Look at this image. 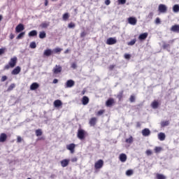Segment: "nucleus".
I'll list each match as a JSON object with an SVG mask.
<instances>
[{
	"label": "nucleus",
	"instance_id": "obj_59",
	"mask_svg": "<svg viewBox=\"0 0 179 179\" xmlns=\"http://www.w3.org/2000/svg\"><path fill=\"white\" fill-rule=\"evenodd\" d=\"M10 40H13V38H15V35H13V34H10Z\"/></svg>",
	"mask_w": 179,
	"mask_h": 179
},
{
	"label": "nucleus",
	"instance_id": "obj_26",
	"mask_svg": "<svg viewBox=\"0 0 179 179\" xmlns=\"http://www.w3.org/2000/svg\"><path fill=\"white\" fill-rule=\"evenodd\" d=\"M158 139H159V141H164V139H166V134L164 133H159L158 134Z\"/></svg>",
	"mask_w": 179,
	"mask_h": 179
},
{
	"label": "nucleus",
	"instance_id": "obj_3",
	"mask_svg": "<svg viewBox=\"0 0 179 179\" xmlns=\"http://www.w3.org/2000/svg\"><path fill=\"white\" fill-rule=\"evenodd\" d=\"M104 166V162L102 159L98 160L94 164V169L96 170H99L101 169Z\"/></svg>",
	"mask_w": 179,
	"mask_h": 179
},
{
	"label": "nucleus",
	"instance_id": "obj_13",
	"mask_svg": "<svg viewBox=\"0 0 179 179\" xmlns=\"http://www.w3.org/2000/svg\"><path fill=\"white\" fill-rule=\"evenodd\" d=\"M141 134L143 136H149L150 135V129L145 128L142 130Z\"/></svg>",
	"mask_w": 179,
	"mask_h": 179
},
{
	"label": "nucleus",
	"instance_id": "obj_64",
	"mask_svg": "<svg viewBox=\"0 0 179 179\" xmlns=\"http://www.w3.org/2000/svg\"><path fill=\"white\" fill-rule=\"evenodd\" d=\"M85 93H86V91H85V90L82 91V92H81V94H82L83 95L85 94Z\"/></svg>",
	"mask_w": 179,
	"mask_h": 179
},
{
	"label": "nucleus",
	"instance_id": "obj_1",
	"mask_svg": "<svg viewBox=\"0 0 179 179\" xmlns=\"http://www.w3.org/2000/svg\"><path fill=\"white\" fill-rule=\"evenodd\" d=\"M16 64H17V57H12L10 59L8 64L4 66L3 68L4 71H7L10 68H15V66H16Z\"/></svg>",
	"mask_w": 179,
	"mask_h": 179
},
{
	"label": "nucleus",
	"instance_id": "obj_40",
	"mask_svg": "<svg viewBox=\"0 0 179 179\" xmlns=\"http://www.w3.org/2000/svg\"><path fill=\"white\" fill-rule=\"evenodd\" d=\"M135 43H136V38H134V39L131 40L130 42H129L127 43V45H134Z\"/></svg>",
	"mask_w": 179,
	"mask_h": 179
},
{
	"label": "nucleus",
	"instance_id": "obj_16",
	"mask_svg": "<svg viewBox=\"0 0 179 179\" xmlns=\"http://www.w3.org/2000/svg\"><path fill=\"white\" fill-rule=\"evenodd\" d=\"M171 31L179 33V24H175L171 27Z\"/></svg>",
	"mask_w": 179,
	"mask_h": 179
},
{
	"label": "nucleus",
	"instance_id": "obj_41",
	"mask_svg": "<svg viewBox=\"0 0 179 179\" xmlns=\"http://www.w3.org/2000/svg\"><path fill=\"white\" fill-rule=\"evenodd\" d=\"M104 113H106V110L102 109L100 110L97 112L96 115H103V114H104Z\"/></svg>",
	"mask_w": 179,
	"mask_h": 179
},
{
	"label": "nucleus",
	"instance_id": "obj_10",
	"mask_svg": "<svg viewBox=\"0 0 179 179\" xmlns=\"http://www.w3.org/2000/svg\"><path fill=\"white\" fill-rule=\"evenodd\" d=\"M21 71H22V69L20 68V66H17L11 71V73L13 75H19Z\"/></svg>",
	"mask_w": 179,
	"mask_h": 179
},
{
	"label": "nucleus",
	"instance_id": "obj_55",
	"mask_svg": "<svg viewBox=\"0 0 179 179\" xmlns=\"http://www.w3.org/2000/svg\"><path fill=\"white\" fill-rule=\"evenodd\" d=\"M71 162L73 163H75L76 162H78V158L77 157H73L71 159Z\"/></svg>",
	"mask_w": 179,
	"mask_h": 179
},
{
	"label": "nucleus",
	"instance_id": "obj_19",
	"mask_svg": "<svg viewBox=\"0 0 179 179\" xmlns=\"http://www.w3.org/2000/svg\"><path fill=\"white\" fill-rule=\"evenodd\" d=\"M89 97H87V96H84L82 99V103L83 104V106H87V104H89Z\"/></svg>",
	"mask_w": 179,
	"mask_h": 179
},
{
	"label": "nucleus",
	"instance_id": "obj_5",
	"mask_svg": "<svg viewBox=\"0 0 179 179\" xmlns=\"http://www.w3.org/2000/svg\"><path fill=\"white\" fill-rule=\"evenodd\" d=\"M159 13H166L167 12V6L164 4H159L158 6Z\"/></svg>",
	"mask_w": 179,
	"mask_h": 179
},
{
	"label": "nucleus",
	"instance_id": "obj_57",
	"mask_svg": "<svg viewBox=\"0 0 179 179\" xmlns=\"http://www.w3.org/2000/svg\"><path fill=\"white\" fill-rule=\"evenodd\" d=\"M110 3H111V1L110 0L105 1V4H106L107 6L110 5Z\"/></svg>",
	"mask_w": 179,
	"mask_h": 179
},
{
	"label": "nucleus",
	"instance_id": "obj_11",
	"mask_svg": "<svg viewBox=\"0 0 179 179\" xmlns=\"http://www.w3.org/2000/svg\"><path fill=\"white\" fill-rule=\"evenodd\" d=\"M96 123H97L96 117H92L89 121V124L90 127H95Z\"/></svg>",
	"mask_w": 179,
	"mask_h": 179
},
{
	"label": "nucleus",
	"instance_id": "obj_37",
	"mask_svg": "<svg viewBox=\"0 0 179 179\" xmlns=\"http://www.w3.org/2000/svg\"><path fill=\"white\" fill-rule=\"evenodd\" d=\"M63 20L66 21L68 19H69V14L68 13H66L63 15L62 17Z\"/></svg>",
	"mask_w": 179,
	"mask_h": 179
},
{
	"label": "nucleus",
	"instance_id": "obj_15",
	"mask_svg": "<svg viewBox=\"0 0 179 179\" xmlns=\"http://www.w3.org/2000/svg\"><path fill=\"white\" fill-rule=\"evenodd\" d=\"M114 103H115L114 99L110 98L106 101V107H111V106H113V104H114Z\"/></svg>",
	"mask_w": 179,
	"mask_h": 179
},
{
	"label": "nucleus",
	"instance_id": "obj_53",
	"mask_svg": "<svg viewBox=\"0 0 179 179\" xmlns=\"http://www.w3.org/2000/svg\"><path fill=\"white\" fill-rule=\"evenodd\" d=\"M114 68H115V65L112 64L110 66H109L108 69L110 71H113V69H114Z\"/></svg>",
	"mask_w": 179,
	"mask_h": 179
},
{
	"label": "nucleus",
	"instance_id": "obj_35",
	"mask_svg": "<svg viewBox=\"0 0 179 179\" xmlns=\"http://www.w3.org/2000/svg\"><path fill=\"white\" fill-rule=\"evenodd\" d=\"M15 87H16V85L15 83L11 84L7 89V92H12V90L15 89Z\"/></svg>",
	"mask_w": 179,
	"mask_h": 179
},
{
	"label": "nucleus",
	"instance_id": "obj_27",
	"mask_svg": "<svg viewBox=\"0 0 179 179\" xmlns=\"http://www.w3.org/2000/svg\"><path fill=\"white\" fill-rule=\"evenodd\" d=\"M125 142L126 143H129V145H131V143H134V137H132V136H130L129 138H126Z\"/></svg>",
	"mask_w": 179,
	"mask_h": 179
},
{
	"label": "nucleus",
	"instance_id": "obj_62",
	"mask_svg": "<svg viewBox=\"0 0 179 179\" xmlns=\"http://www.w3.org/2000/svg\"><path fill=\"white\" fill-rule=\"evenodd\" d=\"M69 52V50H66L65 52H64V54H68Z\"/></svg>",
	"mask_w": 179,
	"mask_h": 179
},
{
	"label": "nucleus",
	"instance_id": "obj_63",
	"mask_svg": "<svg viewBox=\"0 0 179 179\" xmlns=\"http://www.w3.org/2000/svg\"><path fill=\"white\" fill-rule=\"evenodd\" d=\"M137 127L139 128V127H141V123L138 122H137Z\"/></svg>",
	"mask_w": 179,
	"mask_h": 179
},
{
	"label": "nucleus",
	"instance_id": "obj_18",
	"mask_svg": "<svg viewBox=\"0 0 179 179\" xmlns=\"http://www.w3.org/2000/svg\"><path fill=\"white\" fill-rule=\"evenodd\" d=\"M119 159L122 163H125V162H127V155L124 153L120 154Z\"/></svg>",
	"mask_w": 179,
	"mask_h": 179
},
{
	"label": "nucleus",
	"instance_id": "obj_24",
	"mask_svg": "<svg viewBox=\"0 0 179 179\" xmlns=\"http://www.w3.org/2000/svg\"><path fill=\"white\" fill-rule=\"evenodd\" d=\"M52 55V50H51L50 49L45 50L43 52V55H45V57H50Z\"/></svg>",
	"mask_w": 179,
	"mask_h": 179
},
{
	"label": "nucleus",
	"instance_id": "obj_56",
	"mask_svg": "<svg viewBox=\"0 0 179 179\" xmlns=\"http://www.w3.org/2000/svg\"><path fill=\"white\" fill-rule=\"evenodd\" d=\"M85 36H86V33H85V31L81 32V34H80V37H81V38H83V37H85Z\"/></svg>",
	"mask_w": 179,
	"mask_h": 179
},
{
	"label": "nucleus",
	"instance_id": "obj_25",
	"mask_svg": "<svg viewBox=\"0 0 179 179\" xmlns=\"http://www.w3.org/2000/svg\"><path fill=\"white\" fill-rule=\"evenodd\" d=\"M55 107H61L62 106V101L61 100L57 99L54 101Z\"/></svg>",
	"mask_w": 179,
	"mask_h": 179
},
{
	"label": "nucleus",
	"instance_id": "obj_33",
	"mask_svg": "<svg viewBox=\"0 0 179 179\" xmlns=\"http://www.w3.org/2000/svg\"><path fill=\"white\" fill-rule=\"evenodd\" d=\"M45 37H47L45 31H43L39 33V38H45Z\"/></svg>",
	"mask_w": 179,
	"mask_h": 179
},
{
	"label": "nucleus",
	"instance_id": "obj_22",
	"mask_svg": "<svg viewBox=\"0 0 179 179\" xmlns=\"http://www.w3.org/2000/svg\"><path fill=\"white\" fill-rule=\"evenodd\" d=\"M159 106V101L155 100L154 101L152 102L151 103V107L154 109L158 108Z\"/></svg>",
	"mask_w": 179,
	"mask_h": 179
},
{
	"label": "nucleus",
	"instance_id": "obj_14",
	"mask_svg": "<svg viewBox=\"0 0 179 179\" xmlns=\"http://www.w3.org/2000/svg\"><path fill=\"white\" fill-rule=\"evenodd\" d=\"M6 139H8V136L5 133H1L0 134V142L3 143L6 142Z\"/></svg>",
	"mask_w": 179,
	"mask_h": 179
},
{
	"label": "nucleus",
	"instance_id": "obj_44",
	"mask_svg": "<svg viewBox=\"0 0 179 179\" xmlns=\"http://www.w3.org/2000/svg\"><path fill=\"white\" fill-rule=\"evenodd\" d=\"M61 51H62V49L59 48H56L54 50V52H55V54H58V52H61Z\"/></svg>",
	"mask_w": 179,
	"mask_h": 179
},
{
	"label": "nucleus",
	"instance_id": "obj_34",
	"mask_svg": "<svg viewBox=\"0 0 179 179\" xmlns=\"http://www.w3.org/2000/svg\"><path fill=\"white\" fill-rule=\"evenodd\" d=\"M24 34H26L25 31H22V32L20 33L16 38L17 40H20L21 38H23V37H24Z\"/></svg>",
	"mask_w": 179,
	"mask_h": 179
},
{
	"label": "nucleus",
	"instance_id": "obj_43",
	"mask_svg": "<svg viewBox=\"0 0 179 179\" xmlns=\"http://www.w3.org/2000/svg\"><path fill=\"white\" fill-rule=\"evenodd\" d=\"M130 103H135V96L134 95H131L129 98Z\"/></svg>",
	"mask_w": 179,
	"mask_h": 179
},
{
	"label": "nucleus",
	"instance_id": "obj_42",
	"mask_svg": "<svg viewBox=\"0 0 179 179\" xmlns=\"http://www.w3.org/2000/svg\"><path fill=\"white\" fill-rule=\"evenodd\" d=\"M30 48H36L37 47V45L36 44V42H31L29 45Z\"/></svg>",
	"mask_w": 179,
	"mask_h": 179
},
{
	"label": "nucleus",
	"instance_id": "obj_29",
	"mask_svg": "<svg viewBox=\"0 0 179 179\" xmlns=\"http://www.w3.org/2000/svg\"><path fill=\"white\" fill-rule=\"evenodd\" d=\"M28 36L29 37H35L36 36H37V31L32 30V31H29V33L28 34Z\"/></svg>",
	"mask_w": 179,
	"mask_h": 179
},
{
	"label": "nucleus",
	"instance_id": "obj_39",
	"mask_svg": "<svg viewBox=\"0 0 179 179\" xmlns=\"http://www.w3.org/2000/svg\"><path fill=\"white\" fill-rule=\"evenodd\" d=\"M155 153H160L162 152V148L161 147H155L154 149Z\"/></svg>",
	"mask_w": 179,
	"mask_h": 179
},
{
	"label": "nucleus",
	"instance_id": "obj_9",
	"mask_svg": "<svg viewBox=\"0 0 179 179\" xmlns=\"http://www.w3.org/2000/svg\"><path fill=\"white\" fill-rule=\"evenodd\" d=\"M128 22H129V24H131L132 26H135V24H136V23L138 22V20H136L134 17H130L128 18Z\"/></svg>",
	"mask_w": 179,
	"mask_h": 179
},
{
	"label": "nucleus",
	"instance_id": "obj_30",
	"mask_svg": "<svg viewBox=\"0 0 179 179\" xmlns=\"http://www.w3.org/2000/svg\"><path fill=\"white\" fill-rule=\"evenodd\" d=\"M173 12H174V13H178V12H179V5L178 4H175L173 6Z\"/></svg>",
	"mask_w": 179,
	"mask_h": 179
},
{
	"label": "nucleus",
	"instance_id": "obj_28",
	"mask_svg": "<svg viewBox=\"0 0 179 179\" xmlns=\"http://www.w3.org/2000/svg\"><path fill=\"white\" fill-rule=\"evenodd\" d=\"M122 97H124V91H120L117 95V98L118 99L119 101H121V100H122Z\"/></svg>",
	"mask_w": 179,
	"mask_h": 179
},
{
	"label": "nucleus",
	"instance_id": "obj_61",
	"mask_svg": "<svg viewBox=\"0 0 179 179\" xmlns=\"http://www.w3.org/2000/svg\"><path fill=\"white\" fill-rule=\"evenodd\" d=\"M45 6H48V0H45Z\"/></svg>",
	"mask_w": 179,
	"mask_h": 179
},
{
	"label": "nucleus",
	"instance_id": "obj_45",
	"mask_svg": "<svg viewBox=\"0 0 179 179\" xmlns=\"http://www.w3.org/2000/svg\"><path fill=\"white\" fill-rule=\"evenodd\" d=\"M152 150H147L146 151H145V154L147 155V156H151V155H152Z\"/></svg>",
	"mask_w": 179,
	"mask_h": 179
},
{
	"label": "nucleus",
	"instance_id": "obj_17",
	"mask_svg": "<svg viewBox=\"0 0 179 179\" xmlns=\"http://www.w3.org/2000/svg\"><path fill=\"white\" fill-rule=\"evenodd\" d=\"M38 87H40V85H38V83H33L30 85V90H37V89H38Z\"/></svg>",
	"mask_w": 179,
	"mask_h": 179
},
{
	"label": "nucleus",
	"instance_id": "obj_52",
	"mask_svg": "<svg viewBox=\"0 0 179 179\" xmlns=\"http://www.w3.org/2000/svg\"><path fill=\"white\" fill-rule=\"evenodd\" d=\"M22 137H20V136H17V143H20V142H22Z\"/></svg>",
	"mask_w": 179,
	"mask_h": 179
},
{
	"label": "nucleus",
	"instance_id": "obj_48",
	"mask_svg": "<svg viewBox=\"0 0 179 179\" xmlns=\"http://www.w3.org/2000/svg\"><path fill=\"white\" fill-rule=\"evenodd\" d=\"M7 79H8V77L6 76H3L1 78V82H5L6 80H7Z\"/></svg>",
	"mask_w": 179,
	"mask_h": 179
},
{
	"label": "nucleus",
	"instance_id": "obj_38",
	"mask_svg": "<svg viewBox=\"0 0 179 179\" xmlns=\"http://www.w3.org/2000/svg\"><path fill=\"white\" fill-rule=\"evenodd\" d=\"M132 174H134V171L132 169H129L126 171V175L128 176H132Z\"/></svg>",
	"mask_w": 179,
	"mask_h": 179
},
{
	"label": "nucleus",
	"instance_id": "obj_21",
	"mask_svg": "<svg viewBox=\"0 0 179 179\" xmlns=\"http://www.w3.org/2000/svg\"><path fill=\"white\" fill-rule=\"evenodd\" d=\"M61 166L62 167H66V166H68V164H69V159H63L61 161Z\"/></svg>",
	"mask_w": 179,
	"mask_h": 179
},
{
	"label": "nucleus",
	"instance_id": "obj_60",
	"mask_svg": "<svg viewBox=\"0 0 179 179\" xmlns=\"http://www.w3.org/2000/svg\"><path fill=\"white\" fill-rule=\"evenodd\" d=\"M53 83H58V79H57V78H55L54 80H53Z\"/></svg>",
	"mask_w": 179,
	"mask_h": 179
},
{
	"label": "nucleus",
	"instance_id": "obj_7",
	"mask_svg": "<svg viewBox=\"0 0 179 179\" xmlns=\"http://www.w3.org/2000/svg\"><path fill=\"white\" fill-rule=\"evenodd\" d=\"M23 30H24V25H23V24H19L15 27V33H21Z\"/></svg>",
	"mask_w": 179,
	"mask_h": 179
},
{
	"label": "nucleus",
	"instance_id": "obj_46",
	"mask_svg": "<svg viewBox=\"0 0 179 179\" xmlns=\"http://www.w3.org/2000/svg\"><path fill=\"white\" fill-rule=\"evenodd\" d=\"M75 23H73V22H70L69 24V25H68V27L69 28V29H73V27H75Z\"/></svg>",
	"mask_w": 179,
	"mask_h": 179
},
{
	"label": "nucleus",
	"instance_id": "obj_54",
	"mask_svg": "<svg viewBox=\"0 0 179 179\" xmlns=\"http://www.w3.org/2000/svg\"><path fill=\"white\" fill-rule=\"evenodd\" d=\"M2 54H5V48L0 49V55H2Z\"/></svg>",
	"mask_w": 179,
	"mask_h": 179
},
{
	"label": "nucleus",
	"instance_id": "obj_36",
	"mask_svg": "<svg viewBox=\"0 0 179 179\" xmlns=\"http://www.w3.org/2000/svg\"><path fill=\"white\" fill-rule=\"evenodd\" d=\"M35 134L37 136H41V135H43V131H41V129H36L35 131Z\"/></svg>",
	"mask_w": 179,
	"mask_h": 179
},
{
	"label": "nucleus",
	"instance_id": "obj_49",
	"mask_svg": "<svg viewBox=\"0 0 179 179\" xmlns=\"http://www.w3.org/2000/svg\"><path fill=\"white\" fill-rule=\"evenodd\" d=\"M124 58H125V59H131V55L124 54Z\"/></svg>",
	"mask_w": 179,
	"mask_h": 179
},
{
	"label": "nucleus",
	"instance_id": "obj_23",
	"mask_svg": "<svg viewBox=\"0 0 179 179\" xmlns=\"http://www.w3.org/2000/svg\"><path fill=\"white\" fill-rule=\"evenodd\" d=\"M169 125H170L169 120H164V121L161 122L162 128H164V127H169Z\"/></svg>",
	"mask_w": 179,
	"mask_h": 179
},
{
	"label": "nucleus",
	"instance_id": "obj_20",
	"mask_svg": "<svg viewBox=\"0 0 179 179\" xmlns=\"http://www.w3.org/2000/svg\"><path fill=\"white\" fill-rule=\"evenodd\" d=\"M148 36H149V34L147 32H145V33L141 34L139 35L138 39H140V40H146V38H148Z\"/></svg>",
	"mask_w": 179,
	"mask_h": 179
},
{
	"label": "nucleus",
	"instance_id": "obj_31",
	"mask_svg": "<svg viewBox=\"0 0 179 179\" xmlns=\"http://www.w3.org/2000/svg\"><path fill=\"white\" fill-rule=\"evenodd\" d=\"M50 26V22H42L40 25V27L42 29H47Z\"/></svg>",
	"mask_w": 179,
	"mask_h": 179
},
{
	"label": "nucleus",
	"instance_id": "obj_51",
	"mask_svg": "<svg viewBox=\"0 0 179 179\" xmlns=\"http://www.w3.org/2000/svg\"><path fill=\"white\" fill-rule=\"evenodd\" d=\"M71 68L73 69H76V68H78V66L76 65V63L71 64Z\"/></svg>",
	"mask_w": 179,
	"mask_h": 179
},
{
	"label": "nucleus",
	"instance_id": "obj_12",
	"mask_svg": "<svg viewBox=\"0 0 179 179\" xmlns=\"http://www.w3.org/2000/svg\"><path fill=\"white\" fill-rule=\"evenodd\" d=\"M75 86V81L73 80H69L66 83V87H73Z\"/></svg>",
	"mask_w": 179,
	"mask_h": 179
},
{
	"label": "nucleus",
	"instance_id": "obj_47",
	"mask_svg": "<svg viewBox=\"0 0 179 179\" xmlns=\"http://www.w3.org/2000/svg\"><path fill=\"white\" fill-rule=\"evenodd\" d=\"M118 2L120 5H125V3H127V0H118Z\"/></svg>",
	"mask_w": 179,
	"mask_h": 179
},
{
	"label": "nucleus",
	"instance_id": "obj_2",
	"mask_svg": "<svg viewBox=\"0 0 179 179\" xmlns=\"http://www.w3.org/2000/svg\"><path fill=\"white\" fill-rule=\"evenodd\" d=\"M77 137L78 139H80V141H83V139L86 138V131L83 129H79L78 130Z\"/></svg>",
	"mask_w": 179,
	"mask_h": 179
},
{
	"label": "nucleus",
	"instance_id": "obj_8",
	"mask_svg": "<svg viewBox=\"0 0 179 179\" xmlns=\"http://www.w3.org/2000/svg\"><path fill=\"white\" fill-rule=\"evenodd\" d=\"M116 43H117V40H115V38H109L106 41V44H108V45H113Z\"/></svg>",
	"mask_w": 179,
	"mask_h": 179
},
{
	"label": "nucleus",
	"instance_id": "obj_58",
	"mask_svg": "<svg viewBox=\"0 0 179 179\" xmlns=\"http://www.w3.org/2000/svg\"><path fill=\"white\" fill-rule=\"evenodd\" d=\"M155 22H156L157 24H159V23H160V18L157 17L156 20H155Z\"/></svg>",
	"mask_w": 179,
	"mask_h": 179
},
{
	"label": "nucleus",
	"instance_id": "obj_32",
	"mask_svg": "<svg viewBox=\"0 0 179 179\" xmlns=\"http://www.w3.org/2000/svg\"><path fill=\"white\" fill-rule=\"evenodd\" d=\"M156 178L157 179H166L167 178L166 177V176H164L163 174L157 173Z\"/></svg>",
	"mask_w": 179,
	"mask_h": 179
},
{
	"label": "nucleus",
	"instance_id": "obj_50",
	"mask_svg": "<svg viewBox=\"0 0 179 179\" xmlns=\"http://www.w3.org/2000/svg\"><path fill=\"white\" fill-rule=\"evenodd\" d=\"M169 47H170V45H169V44H168V43H164V44H163V48H164V50H166V48H169Z\"/></svg>",
	"mask_w": 179,
	"mask_h": 179
},
{
	"label": "nucleus",
	"instance_id": "obj_4",
	"mask_svg": "<svg viewBox=\"0 0 179 179\" xmlns=\"http://www.w3.org/2000/svg\"><path fill=\"white\" fill-rule=\"evenodd\" d=\"M67 150L70 151V153L73 155V153H75V148H76V145L75 143H71L66 145Z\"/></svg>",
	"mask_w": 179,
	"mask_h": 179
},
{
	"label": "nucleus",
	"instance_id": "obj_6",
	"mask_svg": "<svg viewBox=\"0 0 179 179\" xmlns=\"http://www.w3.org/2000/svg\"><path fill=\"white\" fill-rule=\"evenodd\" d=\"M52 72L56 75L57 73H61V72H62V66L56 65L55 67L52 69Z\"/></svg>",
	"mask_w": 179,
	"mask_h": 179
}]
</instances>
